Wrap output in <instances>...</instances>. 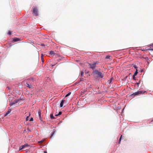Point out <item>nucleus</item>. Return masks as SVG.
<instances>
[{
	"label": "nucleus",
	"instance_id": "obj_29",
	"mask_svg": "<svg viewBox=\"0 0 153 153\" xmlns=\"http://www.w3.org/2000/svg\"><path fill=\"white\" fill-rule=\"evenodd\" d=\"M28 117H29V116H27V117H26V121H27L28 120Z\"/></svg>",
	"mask_w": 153,
	"mask_h": 153
},
{
	"label": "nucleus",
	"instance_id": "obj_16",
	"mask_svg": "<svg viewBox=\"0 0 153 153\" xmlns=\"http://www.w3.org/2000/svg\"><path fill=\"white\" fill-rule=\"evenodd\" d=\"M138 73V70L137 69H136V71L135 72L134 74V76H136Z\"/></svg>",
	"mask_w": 153,
	"mask_h": 153
},
{
	"label": "nucleus",
	"instance_id": "obj_32",
	"mask_svg": "<svg viewBox=\"0 0 153 153\" xmlns=\"http://www.w3.org/2000/svg\"><path fill=\"white\" fill-rule=\"evenodd\" d=\"M42 46H43V47L45 46V45L44 44H42Z\"/></svg>",
	"mask_w": 153,
	"mask_h": 153
},
{
	"label": "nucleus",
	"instance_id": "obj_7",
	"mask_svg": "<svg viewBox=\"0 0 153 153\" xmlns=\"http://www.w3.org/2000/svg\"><path fill=\"white\" fill-rule=\"evenodd\" d=\"M19 101V100H14L13 102H10V106H12L13 105L17 103Z\"/></svg>",
	"mask_w": 153,
	"mask_h": 153
},
{
	"label": "nucleus",
	"instance_id": "obj_27",
	"mask_svg": "<svg viewBox=\"0 0 153 153\" xmlns=\"http://www.w3.org/2000/svg\"><path fill=\"white\" fill-rule=\"evenodd\" d=\"M111 80H112V79H111L110 80L108 81H109L108 83H110L111 82Z\"/></svg>",
	"mask_w": 153,
	"mask_h": 153
},
{
	"label": "nucleus",
	"instance_id": "obj_22",
	"mask_svg": "<svg viewBox=\"0 0 153 153\" xmlns=\"http://www.w3.org/2000/svg\"><path fill=\"white\" fill-rule=\"evenodd\" d=\"M122 135H121L120 137V139H119V144L120 143V141H121V138H122Z\"/></svg>",
	"mask_w": 153,
	"mask_h": 153
},
{
	"label": "nucleus",
	"instance_id": "obj_2",
	"mask_svg": "<svg viewBox=\"0 0 153 153\" xmlns=\"http://www.w3.org/2000/svg\"><path fill=\"white\" fill-rule=\"evenodd\" d=\"M26 81L27 82L33 85V84L34 82L35 81V80L33 78L30 77L27 79L26 80Z\"/></svg>",
	"mask_w": 153,
	"mask_h": 153
},
{
	"label": "nucleus",
	"instance_id": "obj_18",
	"mask_svg": "<svg viewBox=\"0 0 153 153\" xmlns=\"http://www.w3.org/2000/svg\"><path fill=\"white\" fill-rule=\"evenodd\" d=\"M55 133V131H54L53 132H52V134L50 136L51 138L53 137V135Z\"/></svg>",
	"mask_w": 153,
	"mask_h": 153
},
{
	"label": "nucleus",
	"instance_id": "obj_24",
	"mask_svg": "<svg viewBox=\"0 0 153 153\" xmlns=\"http://www.w3.org/2000/svg\"><path fill=\"white\" fill-rule=\"evenodd\" d=\"M8 34L9 35H10L11 34V32L10 31H9L8 33Z\"/></svg>",
	"mask_w": 153,
	"mask_h": 153
},
{
	"label": "nucleus",
	"instance_id": "obj_11",
	"mask_svg": "<svg viewBox=\"0 0 153 153\" xmlns=\"http://www.w3.org/2000/svg\"><path fill=\"white\" fill-rule=\"evenodd\" d=\"M65 100H62L61 101V102L60 103V107H62V106H63V104Z\"/></svg>",
	"mask_w": 153,
	"mask_h": 153
},
{
	"label": "nucleus",
	"instance_id": "obj_4",
	"mask_svg": "<svg viewBox=\"0 0 153 153\" xmlns=\"http://www.w3.org/2000/svg\"><path fill=\"white\" fill-rule=\"evenodd\" d=\"M97 63V62H95L92 64H89V65H90V68L92 69H94L96 66V65Z\"/></svg>",
	"mask_w": 153,
	"mask_h": 153
},
{
	"label": "nucleus",
	"instance_id": "obj_5",
	"mask_svg": "<svg viewBox=\"0 0 153 153\" xmlns=\"http://www.w3.org/2000/svg\"><path fill=\"white\" fill-rule=\"evenodd\" d=\"M33 12L36 16L38 15V10L36 7H34L33 9Z\"/></svg>",
	"mask_w": 153,
	"mask_h": 153
},
{
	"label": "nucleus",
	"instance_id": "obj_34",
	"mask_svg": "<svg viewBox=\"0 0 153 153\" xmlns=\"http://www.w3.org/2000/svg\"><path fill=\"white\" fill-rule=\"evenodd\" d=\"M59 116V115H57V114H56L55 115V116Z\"/></svg>",
	"mask_w": 153,
	"mask_h": 153
},
{
	"label": "nucleus",
	"instance_id": "obj_21",
	"mask_svg": "<svg viewBox=\"0 0 153 153\" xmlns=\"http://www.w3.org/2000/svg\"><path fill=\"white\" fill-rule=\"evenodd\" d=\"M133 67L136 69H136H137V66L135 65H133Z\"/></svg>",
	"mask_w": 153,
	"mask_h": 153
},
{
	"label": "nucleus",
	"instance_id": "obj_9",
	"mask_svg": "<svg viewBox=\"0 0 153 153\" xmlns=\"http://www.w3.org/2000/svg\"><path fill=\"white\" fill-rule=\"evenodd\" d=\"M20 39L18 38H14L13 39V41L14 42L20 41Z\"/></svg>",
	"mask_w": 153,
	"mask_h": 153
},
{
	"label": "nucleus",
	"instance_id": "obj_26",
	"mask_svg": "<svg viewBox=\"0 0 153 153\" xmlns=\"http://www.w3.org/2000/svg\"><path fill=\"white\" fill-rule=\"evenodd\" d=\"M30 121H33V118L31 117V118H30Z\"/></svg>",
	"mask_w": 153,
	"mask_h": 153
},
{
	"label": "nucleus",
	"instance_id": "obj_28",
	"mask_svg": "<svg viewBox=\"0 0 153 153\" xmlns=\"http://www.w3.org/2000/svg\"><path fill=\"white\" fill-rule=\"evenodd\" d=\"M41 59H42V61L43 62V58L42 57V54Z\"/></svg>",
	"mask_w": 153,
	"mask_h": 153
},
{
	"label": "nucleus",
	"instance_id": "obj_3",
	"mask_svg": "<svg viewBox=\"0 0 153 153\" xmlns=\"http://www.w3.org/2000/svg\"><path fill=\"white\" fill-rule=\"evenodd\" d=\"M146 92V91H138L137 92H136L135 93H133V94H132L131 95V96H136V95H138L139 94H144L145 92Z\"/></svg>",
	"mask_w": 153,
	"mask_h": 153
},
{
	"label": "nucleus",
	"instance_id": "obj_25",
	"mask_svg": "<svg viewBox=\"0 0 153 153\" xmlns=\"http://www.w3.org/2000/svg\"><path fill=\"white\" fill-rule=\"evenodd\" d=\"M135 76H134V75H133V76H132V77H133V79L134 80H135Z\"/></svg>",
	"mask_w": 153,
	"mask_h": 153
},
{
	"label": "nucleus",
	"instance_id": "obj_14",
	"mask_svg": "<svg viewBox=\"0 0 153 153\" xmlns=\"http://www.w3.org/2000/svg\"><path fill=\"white\" fill-rule=\"evenodd\" d=\"M38 114H39V118H40V119H41V111H40V110H39L38 112Z\"/></svg>",
	"mask_w": 153,
	"mask_h": 153
},
{
	"label": "nucleus",
	"instance_id": "obj_31",
	"mask_svg": "<svg viewBox=\"0 0 153 153\" xmlns=\"http://www.w3.org/2000/svg\"><path fill=\"white\" fill-rule=\"evenodd\" d=\"M127 76H126L124 79V80H126L127 77Z\"/></svg>",
	"mask_w": 153,
	"mask_h": 153
},
{
	"label": "nucleus",
	"instance_id": "obj_19",
	"mask_svg": "<svg viewBox=\"0 0 153 153\" xmlns=\"http://www.w3.org/2000/svg\"><path fill=\"white\" fill-rule=\"evenodd\" d=\"M111 56H107L106 57V59H110V57H111Z\"/></svg>",
	"mask_w": 153,
	"mask_h": 153
},
{
	"label": "nucleus",
	"instance_id": "obj_17",
	"mask_svg": "<svg viewBox=\"0 0 153 153\" xmlns=\"http://www.w3.org/2000/svg\"><path fill=\"white\" fill-rule=\"evenodd\" d=\"M71 94V92H70L68 93L67 94L66 96H65V97H68V96H69Z\"/></svg>",
	"mask_w": 153,
	"mask_h": 153
},
{
	"label": "nucleus",
	"instance_id": "obj_1",
	"mask_svg": "<svg viewBox=\"0 0 153 153\" xmlns=\"http://www.w3.org/2000/svg\"><path fill=\"white\" fill-rule=\"evenodd\" d=\"M94 73L97 75V76L100 78H102L103 77L104 75L101 72L96 70L94 71Z\"/></svg>",
	"mask_w": 153,
	"mask_h": 153
},
{
	"label": "nucleus",
	"instance_id": "obj_13",
	"mask_svg": "<svg viewBox=\"0 0 153 153\" xmlns=\"http://www.w3.org/2000/svg\"><path fill=\"white\" fill-rule=\"evenodd\" d=\"M10 111L11 110L8 111L5 114L4 116H8V115L10 113Z\"/></svg>",
	"mask_w": 153,
	"mask_h": 153
},
{
	"label": "nucleus",
	"instance_id": "obj_8",
	"mask_svg": "<svg viewBox=\"0 0 153 153\" xmlns=\"http://www.w3.org/2000/svg\"><path fill=\"white\" fill-rule=\"evenodd\" d=\"M26 86L30 88H33V86H32V85L30 84V83H29L27 82H26Z\"/></svg>",
	"mask_w": 153,
	"mask_h": 153
},
{
	"label": "nucleus",
	"instance_id": "obj_33",
	"mask_svg": "<svg viewBox=\"0 0 153 153\" xmlns=\"http://www.w3.org/2000/svg\"><path fill=\"white\" fill-rule=\"evenodd\" d=\"M44 152V153H47V151H45Z\"/></svg>",
	"mask_w": 153,
	"mask_h": 153
},
{
	"label": "nucleus",
	"instance_id": "obj_10",
	"mask_svg": "<svg viewBox=\"0 0 153 153\" xmlns=\"http://www.w3.org/2000/svg\"><path fill=\"white\" fill-rule=\"evenodd\" d=\"M13 99V97H9L8 100L10 102H11Z\"/></svg>",
	"mask_w": 153,
	"mask_h": 153
},
{
	"label": "nucleus",
	"instance_id": "obj_12",
	"mask_svg": "<svg viewBox=\"0 0 153 153\" xmlns=\"http://www.w3.org/2000/svg\"><path fill=\"white\" fill-rule=\"evenodd\" d=\"M49 53L51 56H53L55 54V53H54V52L53 51H50Z\"/></svg>",
	"mask_w": 153,
	"mask_h": 153
},
{
	"label": "nucleus",
	"instance_id": "obj_6",
	"mask_svg": "<svg viewBox=\"0 0 153 153\" xmlns=\"http://www.w3.org/2000/svg\"><path fill=\"white\" fill-rule=\"evenodd\" d=\"M28 146V145L27 144H25L24 145L20 147L19 149L20 150H22L24 149V148Z\"/></svg>",
	"mask_w": 153,
	"mask_h": 153
},
{
	"label": "nucleus",
	"instance_id": "obj_30",
	"mask_svg": "<svg viewBox=\"0 0 153 153\" xmlns=\"http://www.w3.org/2000/svg\"><path fill=\"white\" fill-rule=\"evenodd\" d=\"M43 142V141H42H42H40L39 142V143H42Z\"/></svg>",
	"mask_w": 153,
	"mask_h": 153
},
{
	"label": "nucleus",
	"instance_id": "obj_23",
	"mask_svg": "<svg viewBox=\"0 0 153 153\" xmlns=\"http://www.w3.org/2000/svg\"><path fill=\"white\" fill-rule=\"evenodd\" d=\"M62 112L61 111H59L58 113V114H57V115H61L62 114Z\"/></svg>",
	"mask_w": 153,
	"mask_h": 153
},
{
	"label": "nucleus",
	"instance_id": "obj_35",
	"mask_svg": "<svg viewBox=\"0 0 153 153\" xmlns=\"http://www.w3.org/2000/svg\"><path fill=\"white\" fill-rule=\"evenodd\" d=\"M151 50H153V49H151Z\"/></svg>",
	"mask_w": 153,
	"mask_h": 153
},
{
	"label": "nucleus",
	"instance_id": "obj_20",
	"mask_svg": "<svg viewBox=\"0 0 153 153\" xmlns=\"http://www.w3.org/2000/svg\"><path fill=\"white\" fill-rule=\"evenodd\" d=\"M84 72L83 71H82L81 74V76L82 77L83 76Z\"/></svg>",
	"mask_w": 153,
	"mask_h": 153
},
{
	"label": "nucleus",
	"instance_id": "obj_15",
	"mask_svg": "<svg viewBox=\"0 0 153 153\" xmlns=\"http://www.w3.org/2000/svg\"><path fill=\"white\" fill-rule=\"evenodd\" d=\"M50 117L51 119H53L54 118V117L53 116V114H51L50 115Z\"/></svg>",
	"mask_w": 153,
	"mask_h": 153
}]
</instances>
